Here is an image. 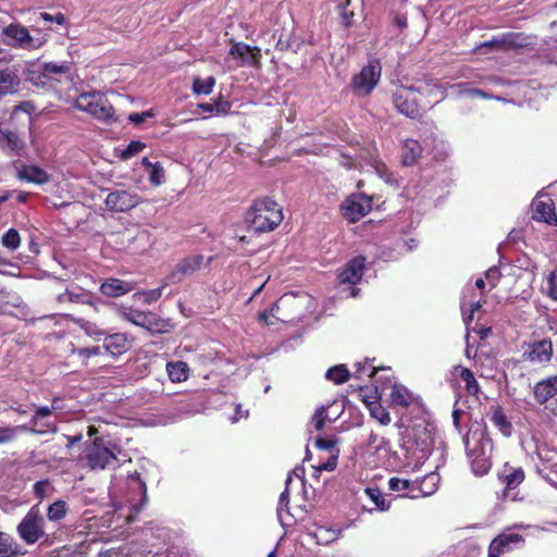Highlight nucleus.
I'll use <instances>...</instances> for the list:
<instances>
[{
    "instance_id": "nucleus-15",
    "label": "nucleus",
    "mask_w": 557,
    "mask_h": 557,
    "mask_svg": "<svg viewBox=\"0 0 557 557\" xmlns=\"http://www.w3.org/2000/svg\"><path fill=\"white\" fill-rule=\"evenodd\" d=\"M228 54L234 59H240L242 65H249L255 69L261 67V49L259 47H251L245 42H235Z\"/></svg>"
},
{
    "instance_id": "nucleus-18",
    "label": "nucleus",
    "mask_w": 557,
    "mask_h": 557,
    "mask_svg": "<svg viewBox=\"0 0 557 557\" xmlns=\"http://www.w3.org/2000/svg\"><path fill=\"white\" fill-rule=\"evenodd\" d=\"M498 480L505 485V496H509V492L518 487L524 481V471L521 467L515 468L506 462L497 473Z\"/></svg>"
},
{
    "instance_id": "nucleus-28",
    "label": "nucleus",
    "mask_w": 557,
    "mask_h": 557,
    "mask_svg": "<svg viewBox=\"0 0 557 557\" xmlns=\"http://www.w3.org/2000/svg\"><path fill=\"white\" fill-rule=\"evenodd\" d=\"M21 79L13 69L0 70V99L20 90Z\"/></svg>"
},
{
    "instance_id": "nucleus-6",
    "label": "nucleus",
    "mask_w": 557,
    "mask_h": 557,
    "mask_svg": "<svg viewBox=\"0 0 557 557\" xmlns=\"http://www.w3.org/2000/svg\"><path fill=\"white\" fill-rule=\"evenodd\" d=\"M75 107L104 122L110 121L114 115L113 106L98 91L81 94L75 100Z\"/></svg>"
},
{
    "instance_id": "nucleus-57",
    "label": "nucleus",
    "mask_w": 557,
    "mask_h": 557,
    "mask_svg": "<svg viewBox=\"0 0 557 557\" xmlns=\"http://www.w3.org/2000/svg\"><path fill=\"white\" fill-rule=\"evenodd\" d=\"M376 172L379 176L391 186H398V181L394 176V174L384 165L380 164L376 166Z\"/></svg>"
},
{
    "instance_id": "nucleus-1",
    "label": "nucleus",
    "mask_w": 557,
    "mask_h": 557,
    "mask_svg": "<svg viewBox=\"0 0 557 557\" xmlns=\"http://www.w3.org/2000/svg\"><path fill=\"white\" fill-rule=\"evenodd\" d=\"M463 444L472 472L476 476L488 473L492 468L493 443L485 429L481 425L471 428L463 436Z\"/></svg>"
},
{
    "instance_id": "nucleus-47",
    "label": "nucleus",
    "mask_w": 557,
    "mask_h": 557,
    "mask_svg": "<svg viewBox=\"0 0 557 557\" xmlns=\"http://www.w3.org/2000/svg\"><path fill=\"white\" fill-rule=\"evenodd\" d=\"M215 85V78L213 76H209L206 79H201L200 77H196L193 82V91L196 95H210Z\"/></svg>"
},
{
    "instance_id": "nucleus-35",
    "label": "nucleus",
    "mask_w": 557,
    "mask_h": 557,
    "mask_svg": "<svg viewBox=\"0 0 557 557\" xmlns=\"http://www.w3.org/2000/svg\"><path fill=\"white\" fill-rule=\"evenodd\" d=\"M20 178L29 183L45 184L49 181V175L39 166L25 165L20 171Z\"/></svg>"
},
{
    "instance_id": "nucleus-20",
    "label": "nucleus",
    "mask_w": 557,
    "mask_h": 557,
    "mask_svg": "<svg viewBox=\"0 0 557 557\" xmlns=\"http://www.w3.org/2000/svg\"><path fill=\"white\" fill-rule=\"evenodd\" d=\"M533 396L540 405H544L557 396V374L536 382L533 386Z\"/></svg>"
},
{
    "instance_id": "nucleus-55",
    "label": "nucleus",
    "mask_w": 557,
    "mask_h": 557,
    "mask_svg": "<svg viewBox=\"0 0 557 557\" xmlns=\"http://www.w3.org/2000/svg\"><path fill=\"white\" fill-rule=\"evenodd\" d=\"M292 481V475L289 474L286 479V487L284 492L281 493L278 505H277V516L282 518V513L284 510L288 512V503H289V491H288V484Z\"/></svg>"
},
{
    "instance_id": "nucleus-42",
    "label": "nucleus",
    "mask_w": 557,
    "mask_h": 557,
    "mask_svg": "<svg viewBox=\"0 0 557 557\" xmlns=\"http://www.w3.org/2000/svg\"><path fill=\"white\" fill-rule=\"evenodd\" d=\"M355 372H350V379L354 376L356 381H361L363 379H372L374 374L380 370L375 368L373 364H370L367 361L362 362H355L354 364ZM382 371H385V369H381Z\"/></svg>"
},
{
    "instance_id": "nucleus-34",
    "label": "nucleus",
    "mask_w": 557,
    "mask_h": 557,
    "mask_svg": "<svg viewBox=\"0 0 557 557\" xmlns=\"http://www.w3.org/2000/svg\"><path fill=\"white\" fill-rule=\"evenodd\" d=\"M69 510L70 508L65 500L58 499L53 502L47 509L48 523L55 527L66 517Z\"/></svg>"
},
{
    "instance_id": "nucleus-51",
    "label": "nucleus",
    "mask_w": 557,
    "mask_h": 557,
    "mask_svg": "<svg viewBox=\"0 0 557 557\" xmlns=\"http://www.w3.org/2000/svg\"><path fill=\"white\" fill-rule=\"evenodd\" d=\"M18 430H27V428L25 425L0 426V445L13 442L16 438Z\"/></svg>"
},
{
    "instance_id": "nucleus-63",
    "label": "nucleus",
    "mask_w": 557,
    "mask_h": 557,
    "mask_svg": "<svg viewBox=\"0 0 557 557\" xmlns=\"http://www.w3.org/2000/svg\"><path fill=\"white\" fill-rule=\"evenodd\" d=\"M144 301L146 304H152L157 300H159L162 296V287H158L154 289L146 290L143 294Z\"/></svg>"
},
{
    "instance_id": "nucleus-19",
    "label": "nucleus",
    "mask_w": 557,
    "mask_h": 557,
    "mask_svg": "<svg viewBox=\"0 0 557 557\" xmlns=\"http://www.w3.org/2000/svg\"><path fill=\"white\" fill-rule=\"evenodd\" d=\"M527 359L534 363H548L553 357V344L550 339L536 341L529 345L524 352Z\"/></svg>"
},
{
    "instance_id": "nucleus-33",
    "label": "nucleus",
    "mask_w": 557,
    "mask_h": 557,
    "mask_svg": "<svg viewBox=\"0 0 557 557\" xmlns=\"http://www.w3.org/2000/svg\"><path fill=\"white\" fill-rule=\"evenodd\" d=\"M413 481L400 478H391L388 488L397 493L400 497L416 498Z\"/></svg>"
},
{
    "instance_id": "nucleus-53",
    "label": "nucleus",
    "mask_w": 557,
    "mask_h": 557,
    "mask_svg": "<svg viewBox=\"0 0 557 557\" xmlns=\"http://www.w3.org/2000/svg\"><path fill=\"white\" fill-rule=\"evenodd\" d=\"M146 147V144L140 140H132L127 147L122 151L121 158L124 160L131 159L137 153L141 152Z\"/></svg>"
},
{
    "instance_id": "nucleus-4",
    "label": "nucleus",
    "mask_w": 557,
    "mask_h": 557,
    "mask_svg": "<svg viewBox=\"0 0 557 557\" xmlns=\"http://www.w3.org/2000/svg\"><path fill=\"white\" fill-rule=\"evenodd\" d=\"M350 393H357L369 410L370 416L380 424L387 425L391 423L388 411L380 403L381 396L384 394V387H379L376 384L368 386L357 382L350 383Z\"/></svg>"
},
{
    "instance_id": "nucleus-54",
    "label": "nucleus",
    "mask_w": 557,
    "mask_h": 557,
    "mask_svg": "<svg viewBox=\"0 0 557 557\" xmlns=\"http://www.w3.org/2000/svg\"><path fill=\"white\" fill-rule=\"evenodd\" d=\"M283 300L284 297H282L277 302H274L269 310L260 311L258 313V320L265 325L273 324V322L270 321V315L274 317L280 311Z\"/></svg>"
},
{
    "instance_id": "nucleus-16",
    "label": "nucleus",
    "mask_w": 557,
    "mask_h": 557,
    "mask_svg": "<svg viewBox=\"0 0 557 557\" xmlns=\"http://www.w3.org/2000/svg\"><path fill=\"white\" fill-rule=\"evenodd\" d=\"M0 148L9 156L22 157L25 151V143L15 131L0 124Z\"/></svg>"
},
{
    "instance_id": "nucleus-58",
    "label": "nucleus",
    "mask_w": 557,
    "mask_h": 557,
    "mask_svg": "<svg viewBox=\"0 0 557 557\" xmlns=\"http://www.w3.org/2000/svg\"><path fill=\"white\" fill-rule=\"evenodd\" d=\"M448 145L444 141H437L436 139H433V149L432 152L434 153V159L441 160L444 159L446 156H448Z\"/></svg>"
},
{
    "instance_id": "nucleus-5",
    "label": "nucleus",
    "mask_w": 557,
    "mask_h": 557,
    "mask_svg": "<svg viewBox=\"0 0 557 557\" xmlns=\"http://www.w3.org/2000/svg\"><path fill=\"white\" fill-rule=\"evenodd\" d=\"M21 540L33 545L41 539L48 540L47 522L40 511L39 505H34L16 527Z\"/></svg>"
},
{
    "instance_id": "nucleus-45",
    "label": "nucleus",
    "mask_w": 557,
    "mask_h": 557,
    "mask_svg": "<svg viewBox=\"0 0 557 557\" xmlns=\"http://www.w3.org/2000/svg\"><path fill=\"white\" fill-rule=\"evenodd\" d=\"M450 88L458 96L466 95L470 98L481 97L484 99L493 98L491 95H488L486 91H484L482 89L468 87V84H462V83L456 84V85L450 86Z\"/></svg>"
},
{
    "instance_id": "nucleus-62",
    "label": "nucleus",
    "mask_w": 557,
    "mask_h": 557,
    "mask_svg": "<svg viewBox=\"0 0 557 557\" xmlns=\"http://www.w3.org/2000/svg\"><path fill=\"white\" fill-rule=\"evenodd\" d=\"M500 275V271L496 267H492L485 272V280L487 281L490 288H494L497 285Z\"/></svg>"
},
{
    "instance_id": "nucleus-14",
    "label": "nucleus",
    "mask_w": 557,
    "mask_h": 557,
    "mask_svg": "<svg viewBox=\"0 0 557 557\" xmlns=\"http://www.w3.org/2000/svg\"><path fill=\"white\" fill-rule=\"evenodd\" d=\"M433 447V429L423 426L422 430H420V428H418L417 432L414 433L413 443L409 448L411 450L412 456H414L418 461H424L432 454Z\"/></svg>"
},
{
    "instance_id": "nucleus-44",
    "label": "nucleus",
    "mask_w": 557,
    "mask_h": 557,
    "mask_svg": "<svg viewBox=\"0 0 557 557\" xmlns=\"http://www.w3.org/2000/svg\"><path fill=\"white\" fill-rule=\"evenodd\" d=\"M519 36L517 34H507L503 37L494 38L490 41H485L480 48L484 47H497V48H507L519 46L518 41Z\"/></svg>"
},
{
    "instance_id": "nucleus-30",
    "label": "nucleus",
    "mask_w": 557,
    "mask_h": 557,
    "mask_svg": "<svg viewBox=\"0 0 557 557\" xmlns=\"http://www.w3.org/2000/svg\"><path fill=\"white\" fill-rule=\"evenodd\" d=\"M165 369L172 383H182L189 377L190 369L185 361H169L165 366Z\"/></svg>"
},
{
    "instance_id": "nucleus-17",
    "label": "nucleus",
    "mask_w": 557,
    "mask_h": 557,
    "mask_svg": "<svg viewBox=\"0 0 557 557\" xmlns=\"http://www.w3.org/2000/svg\"><path fill=\"white\" fill-rule=\"evenodd\" d=\"M203 262V256L194 255L182 259L170 274L171 282H181L185 276L199 270Z\"/></svg>"
},
{
    "instance_id": "nucleus-26",
    "label": "nucleus",
    "mask_w": 557,
    "mask_h": 557,
    "mask_svg": "<svg viewBox=\"0 0 557 557\" xmlns=\"http://www.w3.org/2000/svg\"><path fill=\"white\" fill-rule=\"evenodd\" d=\"M25 81L37 88L48 90L53 88L54 85L49 78L41 63L32 64L25 73Z\"/></svg>"
},
{
    "instance_id": "nucleus-52",
    "label": "nucleus",
    "mask_w": 557,
    "mask_h": 557,
    "mask_svg": "<svg viewBox=\"0 0 557 557\" xmlns=\"http://www.w3.org/2000/svg\"><path fill=\"white\" fill-rule=\"evenodd\" d=\"M149 182L153 186H159L164 180V169L160 162H154V165L148 171Z\"/></svg>"
},
{
    "instance_id": "nucleus-40",
    "label": "nucleus",
    "mask_w": 557,
    "mask_h": 557,
    "mask_svg": "<svg viewBox=\"0 0 557 557\" xmlns=\"http://www.w3.org/2000/svg\"><path fill=\"white\" fill-rule=\"evenodd\" d=\"M312 535L318 544L327 545L336 541L342 535V530L326 527H318L315 531L312 533Z\"/></svg>"
},
{
    "instance_id": "nucleus-46",
    "label": "nucleus",
    "mask_w": 557,
    "mask_h": 557,
    "mask_svg": "<svg viewBox=\"0 0 557 557\" xmlns=\"http://www.w3.org/2000/svg\"><path fill=\"white\" fill-rule=\"evenodd\" d=\"M325 377L335 384H343L348 381V369L346 364L334 366L326 371Z\"/></svg>"
},
{
    "instance_id": "nucleus-37",
    "label": "nucleus",
    "mask_w": 557,
    "mask_h": 557,
    "mask_svg": "<svg viewBox=\"0 0 557 557\" xmlns=\"http://www.w3.org/2000/svg\"><path fill=\"white\" fill-rule=\"evenodd\" d=\"M71 352L75 358V361L81 366H88V361L91 357L100 356L102 354V348L100 346H94L90 348H75L71 343Z\"/></svg>"
},
{
    "instance_id": "nucleus-36",
    "label": "nucleus",
    "mask_w": 557,
    "mask_h": 557,
    "mask_svg": "<svg viewBox=\"0 0 557 557\" xmlns=\"http://www.w3.org/2000/svg\"><path fill=\"white\" fill-rule=\"evenodd\" d=\"M491 422L493 425L506 437H509L512 433V424L508 420L506 413L500 407H495L492 411Z\"/></svg>"
},
{
    "instance_id": "nucleus-38",
    "label": "nucleus",
    "mask_w": 557,
    "mask_h": 557,
    "mask_svg": "<svg viewBox=\"0 0 557 557\" xmlns=\"http://www.w3.org/2000/svg\"><path fill=\"white\" fill-rule=\"evenodd\" d=\"M20 553V545L13 536L5 532H0V557H14Z\"/></svg>"
},
{
    "instance_id": "nucleus-43",
    "label": "nucleus",
    "mask_w": 557,
    "mask_h": 557,
    "mask_svg": "<svg viewBox=\"0 0 557 557\" xmlns=\"http://www.w3.org/2000/svg\"><path fill=\"white\" fill-rule=\"evenodd\" d=\"M363 493L368 496L370 500H372V503L375 506V509L380 511H386L389 509L391 503L385 499V496L379 488L367 487L363 490Z\"/></svg>"
},
{
    "instance_id": "nucleus-32",
    "label": "nucleus",
    "mask_w": 557,
    "mask_h": 557,
    "mask_svg": "<svg viewBox=\"0 0 557 557\" xmlns=\"http://www.w3.org/2000/svg\"><path fill=\"white\" fill-rule=\"evenodd\" d=\"M366 269V258L357 256L350 260V297L358 295V288L354 285L361 282Z\"/></svg>"
},
{
    "instance_id": "nucleus-11",
    "label": "nucleus",
    "mask_w": 557,
    "mask_h": 557,
    "mask_svg": "<svg viewBox=\"0 0 557 557\" xmlns=\"http://www.w3.org/2000/svg\"><path fill=\"white\" fill-rule=\"evenodd\" d=\"M377 383H380L379 387H384V392L391 389L389 405L393 408L406 409L416 400L414 395L406 386L398 384L392 376L380 375L375 380L376 385Z\"/></svg>"
},
{
    "instance_id": "nucleus-39",
    "label": "nucleus",
    "mask_w": 557,
    "mask_h": 557,
    "mask_svg": "<svg viewBox=\"0 0 557 557\" xmlns=\"http://www.w3.org/2000/svg\"><path fill=\"white\" fill-rule=\"evenodd\" d=\"M454 374L459 375L462 379V381L466 383V389L469 394L478 395L480 386L474 377L473 372L470 369L457 366L454 369Z\"/></svg>"
},
{
    "instance_id": "nucleus-56",
    "label": "nucleus",
    "mask_w": 557,
    "mask_h": 557,
    "mask_svg": "<svg viewBox=\"0 0 557 557\" xmlns=\"http://www.w3.org/2000/svg\"><path fill=\"white\" fill-rule=\"evenodd\" d=\"M546 294L550 299L557 300L556 271L549 272L546 276Z\"/></svg>"
},
{
    "instance_id": "nucleus-59",
    "label": "nucleus",
    "mask_w": 557,
    "mask_h": 557,
    "mask_svg": "<svg viewBox=\"0 0 557 557\" xmlns=\"http://www.w3.org/2000/svg\"><path fill=\"white\" fill-rule=\"evenodd\" d=\"M39 16L45 22H53L59 25L67 24L66 17L62 12H58L55 14H50L48 12H41Z\"/></svg>"
},
{
    "instance_id": "nucleus-10",
    "label": "nucleus",
    "mask_w": 557,
    "mask_h": 557,
    "mask_svg": "<svg viewBox=\"0 0 557 557\" xmlns=\"http://www.w3.org/2000/svg\"><path fill=\"white\" fill-rule=\"evenodd\" d=\"M381 72L382 67L380 61L376 59L369 60L367 65L354 77V91L360 96L371 94L381 78Z\"/></svg>"
},
{
    "instance_id": "nucleus-27",
    "label": "nucleus",
    "mask_w": 557,
    "mask_h": 557,
    "mask_svg": "<svg viewBox=\"0 0 557 557\" xmlns=\"http://www.w3.org/2000/svg\"><path fill=\"white\" fill-rule=\"evenodd\" d=\"M344 406L345 401H343L341 406L334 403L329 407H320L319 409H317L312 418L315 430L321 431L326 422L335 421L343 412Z\"/></svg>"
},
{
    "instance_id": "nucleus-64",
    "label": "nucleus",
    "mask_w": 557,
    "mask_h": 557,
    "mask_svg": "<svg viewBox=\"0 0 557 557\" xmlns=\"http://www.w3.org/2000/svg\"><path fill=\"white\" fill-rule=\"evenodd\" d=\"M154 116V113L151 110L141 112V113H131L128 116V120L133 122L134 124H140L144 123L148 117Z\"/></svg>"
},
{
    "instance_id": "nucleus-22",
    "label": "nucleus",
    "mask_w": 557,
    "mask_h": 557,
    "mask_svg": "<svg viewBox=\"0 0 557 557\" xmlns=\"http://www.w3.org/2000/svg\"><path fill=\"white\" fill-rule=\"evenodd\" d=\"M428 147L426 140H424V146H422L417 139H405L401 147V163L406 166L416 164Z\"/></svg>"
},
{
    "instance_id": "nucleus-50",
    "label": "nucleus",
    "mask_w": 557,
    "mask_h": 557,
    "mask_svg": "<svg viewBox=\"0 0 557 557\" xmlns=\"http://www.w3.org/2000/svg\"><path fill=\"white\" fill-rule=\"evenodd\" d=\"M1 243L5 248L16 250L21 245V236L15 228H10L2 235Z\"/></svg>"
},
{
    "instance_id": "nucleus-31",
    "label": "nucleus",
    "mask_w": 557,
    "mask_h": 557,
    "mask_svg": "<svg viewBox=\"0 0 557 557\" xmlns=\"http://www.w3.org/2000/svg\"><path fill=\"white\" fill-rule=\"evenodd\" d=\"M533 219L543 221L548 224H556L557 218L555 215L552 201L537 200L533 202Z\"/></svg>"
},
{
    "instance_id": "nucleus-29",
    "label": "nucleus",
    "mask_w": 557,
    "mask_h": 557,
    "mask_svg": "<svg viewBox=\"0 0 557 557\" xmlns=\"http://www.w3.org/2000/svg\"><path fill=\"white\" fill-rule=\"evenodd\" d=\"M413 483L416 485V498L428 497L433 495L437 491L440 475L436 472H430L426 475H424L421 480L413 481Z\"/></svg>"
},
{
    "instance_id": "nucleus-12",
    "label": "nucleus",
    "mask_w": 557,
    "mask_h": 557,
    "mask_svg": "<svg viewBox=\"0 0 557 557\" xmlns=\"http://www.w3.org/2000/svg\"><path fill=\"white\" fill-rule=\"evenodd\" d=\"M141 201L140 196L131 190L116 189L107 195L106 207L112 212H126L138 206Z\"/></svg>"
},
{
    "instance_id": "nucleus-48",
    "label": "nucleus",
    "mask_w": 557,
    "mask_h": 557,
    "mask_svg": "<svg viewBox=\"0 0 557 557\" xmlns=\"http://www.w3.org/2000/svg\"><path fill=\"white\" fill-rule=\"evenodd\" d=\"M368 447L374 454H387L389 448V443L384 437H381L376 434L371 433L368 440Z\"/></svg>"
},
{
    "instance_id": "nucleus-61",
    "label": "nucleus",
    "mask_w": 557,
    "mask_h": 557,
    "mask_svg": "<svg viewBox=\"0 0 557 557\" xmlns=\"http://www.w3.org/2000/svg\"><path fill=\"white\" fill-rule=\"evenodd\" d=\"M58 430L55 423L50 421H44L40 419L39 426H33L32 431L38 434L55 433Z\"/></svg>"
},
{
    "instance_id": "nucleus-41",
    "label": "nucleus",
    "mask_w": 557,
    "mask_h": 557,
    "mask_svg": "<svg viewBox=\"0 0 557 557\" xmlns=\"http://www.w3.org/2000/svg\"><path fill=\"white\" fill-rule=\"evenodd\" d=\"M41 64L44 66V71H46L53 84L54 82H60V76L66 75L70 72V65L67 62H44Z\"/></svg>"
},
{
    "instance_id": "nucleus-9",
    "label": "nucleus",
    "mask_w": 557,
    "mask_h": 557,
    "mask_svg": "<svg viewBox=\"0 0 557 557\" xmlns=\"http://www.w3.org/2000/svg\"><path fill=\"white\" fill-rule=\"evenodd\" d=\"M123 314L128 322L144 327L151 334H164L171 332L173 329V324L170 320L163 319L153 312L129 309Z\"/></svg>"
},
{
    "instance_id": "nucleus-49",
    "label": "nucleus",
    "mask_w": 557,
    "mask_h": 557,
    "mask_svg": "<svg viewBox=\"0 0 557 557\" xmlns=\"http://www.w3.org/2000/svg\"><path fill=\"white\" fill-rule=\"evenodd\" d=\"M58 401H59V398H53L51 407H48V406L38 407L35 410V413L33 414V417L30 419V425L32 426H39L40 419H44V418H46L48 416H51L53 410L59 408L57 406Z\"/></svg>"
},
{
    "instance_id": "nucleus-8",
    "label": "nucleus",
    "mask_w": 557,
    "mask_h": 557,
    "mask_svg": "<svg viewBox=\"0 0 557 557\" xmlns=\"http://www.w3.org/2000/svg\"><path fill=\"white\" fill-rule=\"evenodd\" d=\"M114 449L121 451L116 445H112V447L107 446L102 437L96 436L92 442L85 448L84 458L86 460V465L91 470L104 469L113 460H116Z\"/></svg>"
},
{
    "instance_id": "nucleus-23",
    "label": "nucleus",
    "mask_w": 557,
    "mask_h": 557,
    "mask_svg": "<svg viewBox=\"0 0 557 557\" xmlns=\"http://www.w3.org/2000/svg\"><path fill=\"white\" fill-rule=\"evenodd\" d=\"M460 306H461V311H462V315H463V322L466 323L467 331H468L467 336H466V341H467L466 357L468 359H471L472 357L475 356L476 349L473 350V344H471V342H470L471 335H470L469 323L473 320L474 312L481 308V304H480V301L467 302L466 296H463V298L461 299Z\"/></svg>"
},
{
    "instance_id": "nucleus-3",
    "label": "nucleus",
    "mask_w": 557,
    "mask_h": 557,
    "mask_svg": "<svg viewBox=\"0 0 557 557\" xmlns=\"http://www.w3.org/2000/svg\"><path fill=\"white\" fill-rule=\"evenodd\" d=\"M438 90L437 85L425 83L419 87L414 86H397L393 92V103L396 110L414 119L419 115V96L422 94L433 95Z\"/></svg>"
},
{
    "instance_id": "nucleus-7",
    "label": "nucleus",
    "mask_w": 557,
    "mask_h": 557,
    "mask_svg": "<svg viewBox=\"0 0 557 557\" xmlns=\"http://www.w3.org/2000/svg\"><path fill=\"white\" fill-rule=\"evenodd\" d=\"M2 35L7 38V44L15 49L37 50L46 42V36H32L28 28L21 23H11L2 28Z\"/></svg>"
},
{
    "instance_id": "nucleus-21",
    "label": "nucleus",
    "mask_w": 557,
    "mask_h": 557,
    "mask_svg": "<svg viewBox=\"0 0 557 557\" xmlns=\"http://www.w3.org/2000/svg\"><path fill=\"white\" fill-rule=\"evenodd\" d=\"M132 347L131 341L124 333H114L103 339V349L114 358L128 351Z\"/></svg>"
},
{
    "instance_id": "nucleus-25",
    "label": "nucleus",
    "mask_w": 557,
    "mask_h": 557,
    "mask_svg": "<svg viewBox=\"0 0 557 557\" xmlns=\"http://www.w3.org/2000/svg\"><path fill=\"white\" fill-rule=\"evenodd\" d=\"M134 288L135 284L133 282H127L115 277H109L100 285L101 294L112 298L123 296L132 292Z\"/></svg>"
},
{
    "instance_id": "nucleus-13",
    "label": "nucleus",
    "mask_w": 557,
    "mask_h": 557,
    "mask_svg": "<svg viewBox=\"0 0 557 557\" xmlns=\"http://www.w3.org/2000/svg\"><path fill=\"white\" fill-rule=\"evenodd\" d=\"M523 543L524 539L522 535L513 532L511 529L506 530L491 542L488 546V557H500L522 546Z\"/></svg>"
},
{
    "instance_id": "nucleus-60",
    "label": "nucleus",
    "mask_w": 557,
    "mask_h": 557,
    "mask_svg": "<svg viewBox=\"0 0 557 557\" xmlns=\"http://www.w3.org/2000/svg\"><path fill=\"white\" fill-rule=\"evenodd\" d=\"M214 112L216 114H227L232 108V104L230 101L224 100L223 97L220 95L218 98L214 99Z\"/></svg>"
},
{
    "instance_id": "nucleus-24",
    "label": "nucleus",
    "mask_w": 557,
    "mask_h": 557,
    "mask_svg": "<svg viewBox=\"0 0 557 557\" xmlns=\"http://www.w3.org/2000/svg\"><path fill=\"white\" fill-rule=\"evenodd\" d=\"M373 207L372 198L363 193L350 195V223L368 214Z\"/></svg>"
},
{
    "instance_id": "nucleus-2",
    "label": "nucleus",
    "mask_w": 557,
    "mask_h": 557,
    "mask_svg": "<svg viewBox=\"0 0 557 557\" xmlns=\"http://www.w3.org/2000/svg\"><path fill=\"white\" fill-rule=\"evenodd\" d=\"M247 221L257 233L271 232L283 221L282 208L269 197L257 199L247 212Z\"/></svg>"
}]
</instances>
